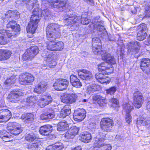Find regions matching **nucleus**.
Returning a JSON list of instances; mask_svg holds the SVG:
<instances>
[{"instance_id":"obj_1","label":"nucleus","mask_w":150,"mask_h":150,"mask_svg":"<svg viewBox=\"0 0 150 150\" xmlns=\"http://www.w3.org/2000/svg\"><path fill=\"white\" fill-rule=\"evenodd\" d=\"M31 5V8H34L33 11V14L32 15L30 18L28 25L27 27L26 30L27 33H31L32 35L30 36L28 35L29 38L33 37V34L34 33L38 25V23L40 19V17L43 14L44 16H48L50 14L48 10L45 9L43 10L42 13L40 14L39 13V5L37 0H33L29 3Z\"/></svg>"},{"instance_id":"obj_2","label":"nucleus","mask_w":150,"mask_h":150,"mask_svg":"<svg viewBox=\"0 0 150 150\" xmlns=\"http://www.w3.org/2000/svg\"><path fill=\"white\" fill-rule=\"evenodd\" d=\"M31 5V8H34L33 11V14L32 15L30 18L28 25L27 27L26 30L27 33H31L32 35L30 36L28 35L29 38L33 37V34L34 33L38 25V23L40 19V17L43 14L44 16H48L50 14L48 10L45 9L43 10L42 13L40 14L39 13V5L37 0H33L29 3Z\"/></svg>"},{"instance_id":"obj_3","label":"nucleus","mask_w":150,"mask_h":150,"mask_svg":"<svg viewBox=\"0 0 150 150\" xmlns=\"http://www.w3.org/2000/svg\"><path fill=\"white\" fill-rule=\"evenodd\" d=\"M6 29L0 30V44L5 45L9 41L8 38L17 35L20 31V27L14 20L10 21L6 25Z\"/></svg>"},{"instance_id":"obj_4","label":"nucleus","mask_w":150,"mask_h":150,"mask_svg":"<svg viewBox=\"0 0 150 150\" xmlns=\"http://www.w3.org/2000/svg\"><path fill=\"white\" fill-rule=\"evenodd\" d=\"M61 26L58 24L50 23L46 29V35L48 41L47 42V50L54 51V40L61 36Z\"/></svg>"},{"instance_id":"obj_5","label":"nucleus","mask_w":150,"mask_h":150,"mask_svg":"<svg viewBox=\"0 0 150 150\" xmlns=\"http://www.w3.org/2000/svg\"><path fill=\"white\" fill-rule=\"evenodd\" d=\"M38 97L36 96H30L28 97L26 100L23 101L22 106H32L37 102L38 105L41 108H43L46 105L51 103L52 100V99L50 95L48 93L43 95L39 100L37 101Z\"/></svg>"},{"instance_id":"obj_6","label":"nucleus","mask_w":150,"mask_h":150,"mask_svg":"<svg viewBox=\"0 0 150 150\" xmlns=\"http://www.w3.org/2000/svg\"><path fill=\"white\" fill-rule=\"evenodd\" d=\"M105 135V134L101 131L98 132L91 150H111V145L104 143L106 140Z\"/></svg>"},{"instance_id":"obj_7","label":"nucleus","mask_w":150,"mask_h":150,"mask_svg":"<svg viewBox=\"0 0 150 150\" xmlns=\"http://www.w3.org/2000/svg\"><path fill=\"white\" fill-rule=\"evenodd\" d=\"M38 52L39 49L38 47H32L30 49L27 50L23 55V59L25 61H30L36 55Z\"/></svg>"},{"instance_id":"obj_8","label":"nucleus","mask_w":150,"mask_h":150,"mask_svg":"<svg viewBox=\"0 0 150 150\" xmlns=\"http://www.w3.org/2000/svg\"><path fill=\"white\" fill-rule=\"evenodd\" d=\"M100 125L102 131L109 132L111 130L113 126V121L109 118H103L101 120Z\"/></svg>"},{"instance_id":"obj_9","label":"nucleus","mask_w":150,"mask_h":150,"mask_svg":"<svg viewBox=\"0 0 150 150\" xmlns=\"http://www.w3.org/2000/svg\"><path fill=\"white\" fill-rule=\"evenodd\" d=\"M21 125L16 122H11L8 124L7 129L11 134L17 135L21 132Z\"/></svg>"},{"instance_id":"obj_10","label":"nucleus","mask_w":150,"mask_h":150,"mask_svg":"<svg viewBox=\"0 0 150 150\" xmlns=\"http://www.w3.org/2000/svg\"><path fill=\"white\" fill-rule=\"evenodd\" d=\"M133 102L136 108H139L141 107L143 102V99L142 94L140 91H137L134 93Z\"/></svg>"},{"instance_id":"obj_11","label":"nucleus","mask_w":150,"mask_h":150,"mask_svg":"<svg viewBox=\"0 0 150 150\" xmlns=\"http://www.w3.org/2000/svg\"><path fill=\"white\" fill-rule=\"evenodd\" d=\"M69 83V81L67 80L60 79L57 80L54 83L53 86L56 90L62 91L67 88Z\"/></svg>"},{"instance_id":"obj_12","label":"nucleus","mask_w":150,"mask_h":150,"mask_svg":"<svg viewBox=\"0 0 150 150\" xmlns=\"http://www.w3.org/2000/svg\"><path fill=\"white\" fill-rule=\"evenodd\" d=\"M128 52L131 54H135L139 52L140 46L139 43L136 41H132L127 45Z\"/></svg>"},{"instance_id":"obj_13","label":"nucleus","mask_w":150,"mask_h":150,"mask_svg":"<svg viewBox=\"0 0 150 150\" xmlns=\"http://www.w3.org/2000/svg\"><path fill=\"white\" fill-rule=\"evenodd\" d=\"M92 25L94 30H97L98 35L103 38L108 37V34L104 27L100 25L98 21H95L93 23Z\"/></svg>"},{"instance_id":"obj_14","label":"nucleus","mask_w":150,"mask_h":150,"mask_svg":"<svg viewBox=\"0 0 150 150\" xmlns=\"http://www.w3.org/2000/svg\"><path fill=\"white\" fill-rule=\"evenodd\" d=\"M23 94V91L20 89L13 90L8 94L7 98L11 102H16L19 98Z\"/></svg>"},{"instance_id":"obj_15","label":"nucleus","mask_w":150,"mask_h":150,"mask_svg":"<svg viewBox=\"0 0 150 150\" xmlns=\"http://www.w3.org/2000/svg\"><path fill=\"white\" fill-rule=\"evenodd\" d=\"M108 63L104 62L99 64L98 65V70L99 71L105 74H109L113 72V69L112 67L108 66Z\"/></svg>"},{"instance_id":"obj_16","label":"nucleus","mask_w":150,"mask_h":150,"mask_svg":"<svg viewBox=\"0 0 150 150\" xmlns=\"http://www.w3.org/2000/svg\"><path fill=\"white\" fill-rule=\"evenodd\" d=\"M139 31L137 35V40H142L145 38L147 36L146 32L147 28L146 24H142L138 27Z\"/></svg>"},{"instance_id":"obj_17","label":"nucleus","mask_w":150,"mask_h":150,"mask_svg":"<svg viewBox=\"0 0 150 150\" xmlns=\"http://www.w3.org/2000/svg\"><path fill=\"white\" fill-rule=\"evenodd\" d=\"M100 40L98 38H95L92 39V50L93 52L96 54H100L101 46L100 44Z\"/></svg>"},{"instance_id":"obj_18","label":"nucleus","mask_w":150,"mask_h":150,"mask_svg":"<svg viewBox=\"0 0 150 150\" xmlns=\"http://www.w3.org/2000/svg\"><path fill=\"white\" fill-rule=\"evenodd\" d=\"M78 96L75 93L65 95L61 97L62 101L64 103L71 104L75 102L77 100Z\"/></svg>"},{"instance_id":"obj_19","label":"nucleus","mask_w":150,"mask_h":150,"mask_svg":"<svg viewBox=\"0 0 150 150\" xmlns=\"http://www.w3.org/2000/svg\"><path fill=\"white\" fill-rule=\"evenodd\" d=\"M78 74L83 80H90L92 77V74L90 71L83 69L78 70Z\"/></svg>"},{"instance_id":"obj_20","label":"nucleus","mask_w":150,"mask_h":150,"mask_svg":"<svg viewBox=\"0 0 150 150\" xmlns=\"http://www.w3.org/2000/svg\"><path fill=\"white\" fill-rule=\"evenodd\" d=\"M86 114L84 110L79 109L78 111H75L73 115V118L76 121H81L85 118Z\"/></svg>"},{"instance_id":"obj_21","label":"nucleus","mask_w":150,"mask_h":150,"mask_svg":"<svg viewBox=\"0 0 150 150\" xmlns=\"http://www.w3.org/2000/svg\"><path fill=\"white\" fill-rule=\"evenodd\" d=\"M141 69L144 72L148 73L150 69V60L148 58L142 59L140 63Z\"/></svg>"},{"instance_id":"obj_22","label":"nucleus","mask_w":150,"mask_h":150,"mask_svg":"<svg viewBox=\"0 0 150 150\" xmlns=\"http://www.w3.org/2000/svg\"><path fill=\"white\" fill-rule=\"evenodd\" d=\"M44 60L46 61L47 64L44 67L48 66L50 68H54L56 65V62L52 56V54L46 55L44 57Z\"/></svg>"},{"instance_id":"obj_23","label":"nucleus","mask_w":150,"mask_h":150,"mask_svg":"<svg viewBox=\"0 0 150 150\" xmlns=\"http://www.w3.org/2000/svg\"><path fill=\"white\" fill-rule=\"evenodd\" d=\"M79 22L78 18L77 16L72 15H68L66 18L64 22L67 25H73L75 23H77Z\"/></svg>"},{"instance_id":"obj_24","label":"nucleus","mask_w":150,"mask_h":150,"mask_svg":"<svg viewBox=\"0 0 150 150\" xmlns=\"http://www.w3.org/2000/svg\"><path fill=\"white\" fill-rule=\"evenodd\" d=\"M47 87V83L44 81H42L35 86L34 91L40 93L45 91Z\"/></svg>"},{"instance_id":"obj_25","label":"nucleus","mask_w":150,"mask_h":150,"mask_svg":"<svg viewBox=\"0 0 150 150\" xmlns=\"http://www.w3.org/2000/svg\"><path fill=\"white\" fill-rule=\"evenodd\" d=\"M66 2L65 0H53L48 3L54 8H60L65 6Z\"/></svg>"},{"instance_id":"obj_26","label":"nucleus","mask_w":150,"mask_h":150,"mask_svg":"<svg viewBox=\"0 0 150 150\" xmlns=\"http://www.w3.org/2000/svg\"><path fill=\"white\" fill-rule=\"evenodd\" d=\"M1 113L2 114L0 115V122L8 120L11 117V113L8 110H2Z\"/></svg>"},{"instance_id":"obj_27","label":"nucleus","mask_w":150,"mask_h":150,"mask_svg":"<svg viewBox=\"0 0 150 150\" xmlns=\"http://www.w3.org/2000/svg\"><path fill=\"white\" fill-rule=\"evenodd\" d=\"M102 59L104 60H106L107 63L111 64H116L115 60L113 56H111L110 54L108 52H106L101 55Z\"/></svg>"},{"instance_id":"obj_28","label":"nucleus","mask_w":150,"mask_h":150,"mask_svg":"<svg viewBox=\"0 0 150 150\" xmlns=\"http://www.w3.org/2000/svg\"><path fill=\"white\" fill-rule=\"evenodd\" d=\"M137 124V126H139L150 124V118L142 116L138 119Z\"/></svg>"},{"instance_id":"obj_29","label":"nucleus","mask_w":150,"mask_h":150,"mask_svg":"<svg viewBox=\"0 0 150 150\" xmlns=\"http://www.w3.org/2000/svg\"><path fill=\"white\" fill-rule=\"evenodd\" d=\"M52 129V127L51 125H45L40 127L39 132L41 134L47 136L50 133Z\"/></svg>"},{"instance_id":"obj_30","label":"nucleus","mask_w":150,"mask_h":150,"mask_svg":"<svg viewBox=\"0 0 150 150\" xmlns=\"http://www.w3.org/2000/svg\"><path fill=\"white\" fill-rule=\"evenodd\" d=\"M70 82L73 86L76 88H80L82 86L81 83L76 76L72 74L70 76Z\"/></svg>"},{"instance_id":"obj_31","label":"nucleus","mask_w":150,"mask_h":150,"mask_svg":"<svg viewBox=\"0 0 150 150\" xmlns=\"http://www.w3.org/2000/svg\"><path fill=\"white\" fill-rule=\"evenodd\" d=\"M21 119L25 123H30L34 120V116L31 113H28L23 114Z\"/></svg>"},{"instance_id":"obj_32","label":"nucleus","mask_w":150,"mask_h":150,"mask_svg":"<svg viewBox=\"0 0 150 150\" xmlns=\"http://www.w3.org/2000/svg\"><path fill=\"white\" fill-rule=\"evenodd\" d=\"M9 132L5 130L0 131V138L5 142H9L11 140V135Z\"/></svg>"},{"instance_id":"obj_33","label":"nucleus","mask_w":150,"mask_h":150,"mask_svg":"<svg viewBox=\"0 0 150 150\" xmlns=\"http://www.w3.org/2000/svg\"><path fill=\"white\" fill-rule=\"evenodd\" d=\"M11 52L8 50L0 49V61L8 59L11 57Z\"/></svg>"},{"instance_id":"obj_34","label":"nucleus","mask_w":150,"mask_h":150,"mask_svg":"<svg viewBox=\"0 0 150 150\" xmlns=\"http://www.w3.org/2000/svg\"><path fill=\"white\" fill-rule=\"evenodd\" d=\"M81 141L86 143L91 142L92 139L91 134L88 132L82 133L81 134Z\"/></svg>"},{"instance_id":"obj_35","label":"nucleus","mask_w":150,"mask_h":150,"mask_svg":"<svg viewBox=\"0 0 150 150\" xmlns=\"http://www.w3.org/2000/svg\"><path fill=\"white\" fill-rule=\"evenodd\" d=\"M64 148L63 144L61 142L56 143L48 146L46 150H62Z\"/></svg>"},{"instance_id":"obj_36","label":"nucleus","mask_w":150,"mask_h":150,"mask_svg":"<svg viewBox=\"0 0 150 150\" xmlns=\"http://www.w3.org/2000/svg\"><path fill=\"white\" fill-rule=\"evenodd\" d=\"M93 100L95 103H97L100 105L105 102V98L99 95L96 94L92 97Z\"/></svg>"},{"instance_id":"obj_37","label":"nucleus","mask_w":150,"mask_h":150,"mask_svg":"<svg viewBox=\"0 0 150 150\" xmlns=\"http://www.w3.org/2000/svg\"><path fill=\"white\" fill-rule=\"evenodd\" d=\"M16 80V78L15 76L8 77L5 81L4 84L5 87L10 86L13 84Z\"/></svg>"},{"instance_id":"obj_38","label":"nucleus","mask_w":150,"mask_h":150,"mask_svg":"<svg viewBox=\"0 0 150 150\" xmlns=\"http://www.w3.org/2000/svg\"><path fill=\"white\" fill-rule=\"evenodd\" d=\"M6 16L7 18H10L16 19L20 17V13L17 11L9 10L6 14Z\"/></svg>"},{"instance_id":"obj_39","label":"nucleus","mask_w":150,"mask_h":150,"mask_svg":"<svg viewBox=\"0 0 150 150\" xmlns=\"http://www.w3.org/2000/svg\"><path fill=\"white\" fill-rule=\"evenodd\" d=\"M101 89L100 86L95 84L90 85L88 87L87 92L89 94L95 91H98Z\"/></svg>"},{"instance_id":"obj_40","label":"nucleus","mask_w":150,"mask_h":150,"mask_svg":"<svg viewBox=\"0 0 150 150\" xmlns=\"http://www.w3.org/2000/svg\"><path fill=\"white\" fill-rule=\"evenodd\" d=\"M71 113V110L69 106H64L61 110L60 112V117H65L67 116L68 115Z\"/></svg>"},{"instance_id":"obj_41","label":"nucleus","mask_w":150,"mask_h":150,"mask_svg":"<svg viewBox=\"0 0 150 150\" xmlns=\"http://www.w3.org/2000/svg\"><path fill=\"white\" fill-rule=\"evenodd\" d=\"M69 127V125L67 122H61L58 123L57 130L59 131H64L67 129Z\"/></svg>"},{"instance_id":"obj_42","label":"nucleus","mask_w":150,"mask_h":150,"mask_svg":"<svg viewBox=\"0 0 150 150\" xmlns=\"http://www.w3.org/2000/svg\"><path fill=\"white\" fill-rule=\"evenodd\" d=\"M55 116L53 112H47L42 114L40 116V118L42 120L50 119L53 118Z\"/></svg>"},{"instance_id":"obj_43","label":"nucleus","mask_w":150,"mask_h":150,"mask_svg":"<svg viewBox=\"0 0 150 150\" xmlns=\"http://www.w3.org/2000/svg\"><path fill=\"white\" fill-rule=\"evenodd\" d=\"M24 77H25V79L27 80L26 85L28 83L33 82L34 80V77L30 74L26 73L23 74Z\"/></svg>"},{"instance_id":"obj_44","label":"nucleus","mask_w":150,"mask_h":150,"mask_svg":"<svg viewBox=\"0 0 150 150\" xmlns=\"http://www.w3.org/2000/svg\"><path fill=\"white\" fill-rule=\"evenodd\" d=\"M71 132V134L75 137L77 134L79 130V128L76 126H72L68 130Z\"/></svg>"},{"instance_id":"obj_45","label":"nucleus","mask_w":150,"mask_h":150,"mask_svg":"<svg viewBox=\"0 0 150 150\" xmlns=\"http://www.w3.org/2000/svg\"><path fill=\"white\" fill-rule=\"evenodd\" d=\"M26 140L29 142H32L33 141L35 138V135L32 132L27 134L25 137Z\"/></svg>"},{"instance_id":"obj_46","label":"nucleus","mask_w":150,"mask_h":150,"mask_svg":"<svg viewBox=\"0 0 150 150\" xmlns=\"http://www.w3.org/2000/svg\"><path fill=\"white\" fill-rule=\"evenodd\" d=\"M54 51L61 50L63 48L64 43L62 42H55Z\"/></svg>"},{"instance_id":"obj_47","label":"nucleus","mask_w":150,"mask_h":150,"mask_svg":"<svg viewBox=\"0 0 150 150\" xmlns=\"http://www.w3.org/2000/svg\"><path fill=\"white\" fill-rule=\"evenodd\" d=\"M87 16L84 14H82L81 16V23L83 25H87L90 21V20L87 17Z\"/></svg>"},{"instance_id":"obj_48","label":"nucleus","mask_w":150,"mask_h":150,"mask_svg":"<svg viewBox=\"0 0 150 150\" xmlns=\"http://www.w3.org/2000/svg\"><path fill=\"white\" fill-rule=\"evenodd\" d=\"M123 108L127 113H129L132 109V107L128 103H124L123 105Z\"/></svg>"},{"instance_id":"obj_49","label":"nucleus","mask_w":150,"mask_h":150,"mask_svg":"<svg viewBox=\"0 0 150 150\" xmlns=\"http://www.w3.org/2000/svg\"><path fill=\"white\" fill-rule=\"evenodd\" d=\"M25 77L23 75V74L20 75L19 76V83L22 85H26L27 80L25 79Z\"/></svg>"},{"instance_id":"obj_50","label":"nucleus","mask_w":150,"mask_h":150,"mask_svg":"<svg viewBox=\"0 0 150 150\" xmlns=\"http://www.w3.org/2000/svg\"><path fill=\"white\" fill-rule=\"evenodd\" d=\"M38 147V143H33L28 145V148L30 150H37Z\"/></svg>"},{"instance_id":"obj_51","label":"nucleus","mask_w":150,"mask_h":150,"mask_svg":"<svg viewBox=\"0 0 150 150\" xmlns=\"http://www.w3.org/2000/svg\"><path fill=\"white\" fill-rule=\"evenodd\" d=\"M116 88L115 86L111 87L106 90V93L110 95H113L116 91Z\"/></svg>"},{"instance_id":"obj_52","label":"nucleus","mask_w":150,"mask_h":150,"mask_svg":"<svg viewBox=\"0 0 150 150\" xmlns=\"http://www.w3.org/2000/svg\"><path fill=\"white\" fill-rule=\"evenodd\" d=\"M104 74H101L99 73H97L95 75V77L96 79L100 83L101 81L102 80V79L103 78L104 76Z\"/></svg>"},{"instance_id":"obj_53","label":"nucleus","mask_w":150,"mask_h":150,"mask_svg":"<svg viewBox=\"0 0 150 150\" xmlns=\"http://www.w3.org/2000/svg\"><path fill=\"white\" fill-rule=\"evenodd\" d=\"M65 138L69 139L73 138L74 137L71 134L70 132L68 130L63 136Z\"/></svg>"},{"instance_id":"obj_54","label":"nucleus","mask_w":150,"mask_h":150,"mask_svg":"<svg viewBox=\"0 0 150 150\" xmlns=\"http://www.w3.org/2000/svg\"><path fill=\"white\" fill-rule=\"evenodd\" d=\"M129 113H126L125 117L126 122L129 124H130L132 121V118L131 115L129 114Z\"/></svg>"},{"instance_id":"obj_55","label":"nucleus","mask_w":150,"mask_h":150,"mask_svg":"<svg viewBox=\"0 0 150 150\" xmlns=\"http://www.w3.org/2000/svg\"><path fill=\"white\" fill-rule=\"evenodd\" d=\"M110 82V78L108 77H106L105 76L102 79V80L101 81L100 83H109Z\"/></svg>"},{"instance_id":"obj_56","label":"nucleus","mask_w":150,"mask_h":150,"mask_svg":"<svg viewBox=\"0 0 150 150\" xmlns=\"http://www.w3.org/2000/svg\"><path fill=\"white\" fill-rule=\"evenodd\" d=\"M145 11L146 14L145 17L147 18H149L150 17V6L146 7Z\"/></svg>"},{"instance_id":"obj_57","label":"nucleus","mask_w":150,"mask_h":150,"mask_svg":"<svg viewBox=\"0 0 150 150\" xmlns=\"http://www.w3.org/2000/svg\"><path fill=\"white\" fill-rule=\"evenodd\" d=\"M110 102L113 104L116 105V106H118L119 105L118 100L115 98H111L110 100Z\"/></svg>"},{"instance_id":"obj_58","label":"nucleus","mask_w":150,"mask_h":150,"mask_svg":"<svg viewBox=\"0 0 150 150\" xmlns=\"http://www.w3.org/2000/svg\"><path fill=\"white\" fill-rule=\"evenodd\" d=\"M90 127L91 128H95L96 127V125L94 123H90Z\"/></svg>"},{"instance_id":"obj_59","label":"nucleus","mask_w":150,"mask_h":150,"mask_svg":"<svg viewBox=\"0 0 150 150\" xmlns=\"http://www.w3.org/2000/svg\"><path fill=\"white\" fill-rule=\"evenodd\" d=\"M118 53L120 55V56L121 57L122 56L123 53H124V51L123 50H120V52H119L118 51H117Z\"/></svg>"},{"instance_id":"obj_60","label":"nucleus","mask_w":150,"mask_h":150,"mask_svg":"<svg viewBox=\"0 0 150 150\" xmlns=\"http://www.w3.org/2000/svg\"><path fill=\"white\" fill-rule=\"evenodd\" d=\"M71 150H82V149L80 146H78L72 149Z\"/></svg>"},{"instance_id":"obj_61","label":"nucleus","mask_w":150,"mask_h":150,"mask_svg":"<svg viewBox=\"0 0 150 150\" xmlns=\"http://www.w3.org/2000/svg\"><path fill=\"white\" fill-rule=\"evenodd\" d=\"M87 2L88 3L92 5L93 4V0H87Z\"/></svg>"},{"instance_id":"obj_62","label":"nucleus","mask_w":150,"mask_h":150,"mask_svg":"<svg viewBox=\"0 0 150 150\" xmlns=\"http://www.w3.org/2000/svg\"><path fill=\"white\" fill-rule=\"evenodd\" d=\"M148 43L150 44V35H149V37L148 40Z\"/></svg>"},{"instance_id":"obj_63","label":"nucleus","mask_w":150,"mask_h":150,"mask_svg":"<svg viewBox=\"0 0 150 150\" xmlns=\"http://www.w3.org/2000/svg\"><path fill=\"white\" fill-rule=\"evenodd\" d=\"M87 101V100L86 99H84L82 100V102H86Z\"/></svg>"},{"instance_id":"obj_64","label":"nucleus","mask_w":150,"mask_h":150,"mask_svg":"<svg viewBox=\"0 0 150 150\" xmlns=\"http://www.w3.org/2000/svg\"><path fill=\"white\" fill-rule=\"evenodd\" d=\"M108 39L109 40H110V41L112 40L110 39V38H108Z\"/></svg>"}]
</instances>
